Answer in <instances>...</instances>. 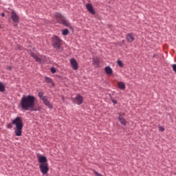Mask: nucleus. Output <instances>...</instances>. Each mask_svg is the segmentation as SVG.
Segmentation results:
<instances>
[{
	"label": "nucleus",
	"mask_w": 176,
	"mask_h": 176,
	"mask_svg": "<svg viewBox=\"0 0 176 176\" xmlns=\"http://www.w3.org/2000/svg\"><path fill=\"white\" fill-rule=\"evenodd\" d=\"M158 129H159L160 131H164V127H163V126H159Z\"/></svg>",
	"instance_id": "b1692460"
},
{
	"label": "nucleus",
	"mask_w": 176,
	"mask_h": 176,
	"mask_svg": "<svg viewBox=\"0 0 176 176\" xmlns=\"http://www.w3.org/2000/svg\"><path fill=\"white\" fill-rule=\"evenodd\" d=\"M92 62L95 67H98L100 65V60L97 58H93Z\"/></svg>",
	"instance_id": "dca6fc26"
},
{
	"label": "nucleus",
	"mask_w": 176,
	"mask_h": 176,
	"mask_svg": "<svg viewBox=\"0 0 176 176\" xmlns=\"http://www.w3.org/2000/svg\"><path fill=\"white\" fill-rule=\"evenodd\" d=\"M118 120L121 123V124H122L123 126H126V120L120 114L118 117Z\"/></svg>",
	"instance_id": "2eb2a0df"
},
{
	"label": "nucleus",
	"mask_w": 176,
	"mask_h": 176,
	"mask_svg": "<svg viewBox=\"0 0 176 176\" xmlns=\"http://www.w3.org/2000/svg\"><path fill=\"white\" fill-rule=\"evenodd\" d=\"M13 124L15 126L14 133L16 137H21L23 134V127L24 124H23V120L20 117L15 118L12 123L7 124V128L10 130V129L13 128Z\"/></svg>",
	"instance_id": "f03ea898"
},
{
	"label": "nucleus",
	"mask_w": 176,
	"mask_h": 176,
	"mask_svg": "<svg viewBox=\"0 0 176 176\" xmlns=\"http://www.w3.org/2000/svg\"><path fill=\"white\" fill-rule=\"evenodd\" d=\"M43 92L41 91L38 92V96L40 98V100H41V101H43L44 105H45V107H49L50 109H53V104H52V103H50V101H49V99L47 98V96H43Z\"/></svg>",
	"instance_id": "39448f33"
},
{
	"label": "nucleus",
	"mask_w": 176,
	"mask_h": 176,
	"mask_svg": "<svg viewBox=\"0 0 176 176\" xmlns=\"http://www.w3.org/2000/svg\"><path fill=\"white\" fill-rule=\"evenodd\" d=\"M86 8L88 12L91 13V14H96V10H94V8H93V6L91 5V3H87Z\"/></svg>",
	"instance_id": "f8f14e48"
},
{
	"label": "nucleus",
	"mask_w": 176,
	"mask_h": 176,
	"mask_svg": "<svg viewBox=\"0 0 176 176\" xmlns=\"http://www.w3.org/2000/svg\"><path fill=\"white\" fill-rule=\"evenodd\" d=\"M126 39L127 42L131 43L132 42H134L135 37H134V34L133 33H129L126 36Z\"/></svg>",
	"instance_id": "9d476101"
},
{
	"label": "nucleus",
	"mask_w": 176,
	"mask_h": 176,
	"mask_svg": "<svg viewBox=\"0 0 176 176\" xmlns=\"http://www.w3.org/2000/svg\"><path fill=\"white\" fill-rule=\"evenodd\" d=\"M31 57H33L34 60L36 61V63H42V59H41L39 57H38V55L32 52L30 54Z\"/></svg>",
	"instance_id": "ddd939ff"
},
{
	"label": "nucleus",
	"mask_w": 176,
	"mask_h": 176,
	"mask_svg": "<svg viewBox=\"0 0 176 176\" xmlns=\"http://www.w3.org/2000/svg\"><path fill=\"white\" fill-rule=\"evenodd\" d=\"M6 87L5 85H3V82H0V91L1 93L5 92Z\"/></svg>",
	"instance_id": "a211bd4d"
},
{
	"label": "nucleus",
	"mask_w": 176,
	"mask_h": 176,
	"mask_svg": "<svg viewBox=\"0 0 176 176\" xmlns=\"http://www.w3.org/2000/svg\"><path fill=\"white\" fill-rule=\"evenodd\" d=\"M8 69L9 71H12V67H11L10 66H9V67H8Z\"/></svg>",
	"instance_id": "a878e982"
},
{
	"label": "nucleus",
	"mask_w": 176,
	"mask_h": 176,
	"mask_svg": "<svg viewBox=\"0 0 176 176\" xmlns=\"http://www.w3.org/2000/svg\"><path fill=\"white\" fill-rule=\"evenodd\" d=\"M70 64L73 69H74L75 71L78 69V62H76V60H75V58H72L70 59Z\"/></svg>",
	"instance_id": "9b49d317"
},
{
	"label": "nucleus",
	"mask_w": 176,
	"mask_h": 176,
	"mask_svg": "<svg viewBox=\"0 0 176 176\" xmlns=\"http://www.w3.org/2000/svg\"><path fill=\"white\" fill-rule=\"evenodd\" d=\"M156 56H157L156 54H153V58H155V57H156Z\"/></svg>",
	"instance_id": "bb28decb"
},
{
	"label": "nucleus",
	"mask_w": 176,
	"mask_h": 176,
	"mask_svg": "<svg viewBox=\"0 0 176 176\" xmlns=\"http://www.w3.org/2000/svg\"><path fill=\"white\" fill-rule=\"evenodd\" d=\"M51 72L52 74H56V68L51 67Z\"/></svg>",
	"instance_id": "5701e85b"
},
{
	"label": "nucleus",
	"mask_w": 176,
	"mask_h": 176,
	"mask_svg": "<svg viewBox=\"0 0 176 176\" xmlns=\"http://www.w3.org/2000/svg\"><path fill=\"white\" fill-rule=\"evenodd\" d=\"M61 42H63V41L58 36H54L52 37V45L53 46L54 49L56 50V52H62L63 50H61Z\"/></svg>",
	"instance_id": "20e7f679"
},
{
	"label": "nucleus",
	"mask_w": 176,
	"mask_h": 176,
	"mask_svg": "<svg viewBox=\"0 0 176 176\" xmlns=\"http://www.w3.org/2000/svg\"><path fill=\"white\" fill-rule=\"evenodd\" d=\"M94 173L96 176H104V175H102V174L97 172L96 170H94Z\"/></svg>",
	"instance_id": "4be33fe9"
},
{
	"label": "nucleus",
	"mask_w": 176,
	"mask_h": 176,
	"mask_svg": "<svg viewBox=\"0 0 176 176\" xmlns=\"http://www.w3.org/2000/svg\"><path fill=\"white\" fill-rule=\"evenodd\" d=\"M36 98L32 95H23L21 99L20 105L22 111H30V112H38L39 109L35 107Z\"/></svg>",
	"instance_id": "f257e3e1"
},
{
	"label": "nucleus",
	"mask_w": 176,
	"mask_h": 176,
	"mask_svg": "<svg viewBox=\"0 0 176 176\" xmlns=\"http://www.w3.org/2000/svg\"><path fill=\"white\" fill-rule=\"evenodd\" d=\"M72 101L74 104L82 105V104H83V97L78 94H77L76 97L72 98Z\"/></svg>",
	"instance_id": "0eeeda50"
},
{
	"label": "nucleus",
	"mask_w": 176,
	"mask_h": 176,
	"mask_svg": "<svg viewBox=\"0 0 176 176\" xmlns=\"http://www.w3.org/2000/svg\"><path fill=\"white\" fill-rule=\"evenodd\" d=\"M117 63L120 68H123V62H122V60H118Z\"/></svg>",
	"instance_id": "412c9836"
},
{
	"label": "nucleus",
	"mask_w": 176,
	"mask_h": 176,
	"mask_svg": "<svg viewBox=\"0 0 176 176\" xmlns=\"http://www.w3.org/2000/svg\"><path fill=\"white\" fill-rule=\"evenodd\" d=\"M111 101L114 104H118V101L116 100H112Z\"/></svg>",
	"instance_id": "393cba45"
},
{
	"label": "nucleus",
	"mask_w": 176,
	"mask_h": 176,
	"mask_svg": "<svg viewBox=\"0 0 176 176\" xmlns=\"http://www.w3.org/2000/svg\"><path fill=\"white\" fill-rule=\"evenodd\" d=\"M104 72L107 75H112L113 70H112L111 67L107 66L104 67Z\"/></svg>",
	"instance_id": "4468645a"
},
{
	"label": "nucleus",
	"mask_w": 176,
	"mask_h": 176,
	"mask_svg": "<svg viewBox=\"0 0 176 176\" xmlns=\"http://www.w3.org/2000/svg\"><path fill=\"white\" fill-rule=\"evenodd\" d=\"M10 17L14 23H19V21H20V18L16 12H14V10L11 11Z\"/></svg>",
	"instance_id": "6e6552de"
},
{
	"label": "nucleus",
	"mask_w": 176,
	"mask_h": 176,
	"mask_svg": "<svg viewBox=\"0 0 176 176\" xmlns=\"http://www.w3.org/2000/svg\"><path fill=\"white\" fill-rule=\"evenodd\" d=\"M2 17H5V13L1 14Z\"/></svg>",
	"instance_id": "cd10ccee"
},
{
	"label": "nucleus",
	"mask_w": 176,
	"mask_h": 176,
	"mask_svg": "<svg viewBox=\"0 0 176 176\" xmlns=\"http://www.w3.org/2000/svg\"><path fill=\"white\" fill-rule=\"evenodd\" d=\"M39 169L43 175H47V173H49V164H40Z\"/></svg>",
	"instance_id": "423d86ee"
},
{
	"label": "nucleus",
	"mask_w": 176,
	"mask_h": 176,
	"mask_svg": "<svg viewBox=\"0 0 176 176\" xmlns=\"http://www.w3.org/2000/svg\"><path fill=\"white\" fill-rule=\"evenodd\" d=\"M118 87L119 89H120V90H124V89H126V85H124V83L123 82H119Z\"/></svg>",
	"instance_id": "f3484780"
},
{
	"label": "nucleus",
	"mask_w": 176,
	"mask_h": 176,
	"mask_svg": "<svg viewBox=\"0 0 176 176\" xmlns=\"http://www.w3.org/2000/svg\"><path fill=\"white\" fill-rule=\"evenodd\" d=\"M69 31L68 30V29H64L62 32V35L66 36L68 35Z\"/></svg>",
	"instance_id": "aec40b11"
},
{
	"label": "nucleus",
	"mask_w": 176,
	"mask_h": 176,
	"mask_svg": "<svg viewBox=\"0 0 176 176\" xmlns=\"http://www.w3.org/2000/svg\"><path fill=\"white\" fill-rule=\"evenodd\" d=\"M38 162L40 164H47V158L45 155H41L38 157Z\"/></svg>",
	"instance_id": "1a4fd4ad"
},
{
	"label": "nucleus",
	"mask_w": 176,
	"mask_h": 176,
	"mask_svg": "<svg viewBox=\"0 0 176 176\" xmlns=\"http://www.w3.org/2000/svg\"><path fill=\"white\" fill-rule=\"evenodd\" d=\"M46 83H53V80L50 77L45 76Z\"/></svg>",
	"instance_id": "6ab92c4d"
},
{
	"label": "nucleus",
	"mask_w": 176,
	"mask_h": 176,
	"mask_svg": "<svg viewBox=\"0 0 176 176\" xmlns=\"http://www.w3.org/2000/svg\"><path fill=\"white\" fill-rule=\"evenodd\" d=\"M54 17L59 24L65 25V27H71V23L68 20L65 19V16L61 14L60 12H56Z\"/></svg>",
	"instance_id": "7ed1b4c3"
}]
</instances>
